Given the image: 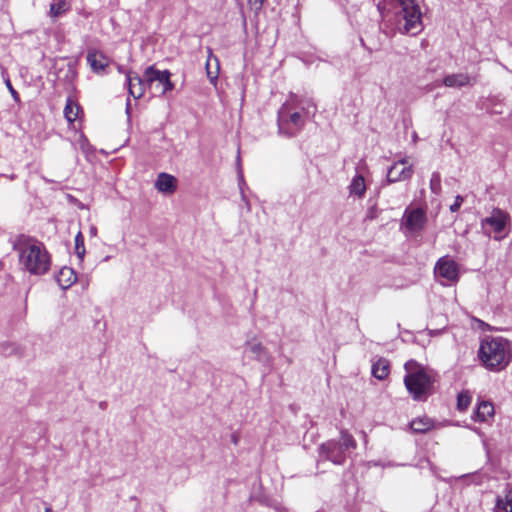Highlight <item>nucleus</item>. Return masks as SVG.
Wrapping results in <instances>:
<instances>
[{
    "mask_svg": "<svg viewBox=\"0 0 512 512\" xmlns=\"http://www.w3.org/2000/svg\"><path fill=\"white\" fill-rule=\"evenodd\" d=\"M512 360L509 342L502 337H485L482 339V364L494 371L504 369Z\"/></svg>",
    "mask_w": 512,
    "mask_h": 512,
    "instance_id": "423d86ee",
    "label": "nucleus"
},
{
    "mask_svg": "<svg viewBox=\"0 0 512 512\" xmlns=\"http://www.w3.org/2000/svg\"><path fill=\"white\" fill-rule=\"evenodd\" d=\"M446 87L461 88L471 84V78L464 73L450 74L443 79Z\"/></svg>",
    "mask_w": 512,
    "mask_h": 512,
    "instance_id": "4468645a",
    "label": "nucleus"
},
{
    "mask_svg": "<svg viewBox=\"0 0 512 512\" xmlns=\"http://www.w3.org/2000/svg\"><path fill=\"white\" fill-rule=\"evenodd\" d=\"M305 109L303 100L296 94L290 93L288 99L278 110L279 133L291 137L301 131L305 124L302 113Z\"/></svg>",
    "mask_w": 512,
    "mask_h": 512,
    "instance_id": "20e7f679",
    "label": "nucleus"
},
{
    "mask_svg": "<svg viewBox=\"0 0 512 512\" xmlns=\"http://www.w3.org/2000/svg\"><path fill=\"white\" fill-rule=\"evenodd\" d=\"M206 69H207V76L209 77L210 81L213 83L217 80V77H218V68L216 69L215 72H212L210 69H209V62H207L206 64Z\"/></svg>",
    "mask_w": 512,
    "mask_h": 512,
    "instance_id": "c756f323",
    "label": "nucleus"
},
{
    "mask_svg": "<svg viewBox=\"0 0 512 512\" xmlns=\"http://www.w3.org/2000/svg\"><path fill=\"white\" fill-rule=\"evenodd\" d=\"M434 275L441 285H453L459 279L458 265L449 256L441 257L434 267Z\"/></svg>",
    "mask_w": 512,
    "mask_h": 512,
    "instance_id": "0eeeda50",
    "label": "nucleus"
},
{
    "mask_svg": "<svg viewBox=\"0 0 512 512\" xmlns=\"http://www.w3.org/2000/svg\"><path fill=\"white\" fill-rule=\"evenodd\" d=\"M238 178H239L240 190H241V193H243L242 185L245 184V182H244V177H243V172H242L241 167H239V169H238Z\"/></svg>",
    "mask_w": 512,
    "mask_h": 512,
    "instance_id": "2f4dec72",
    "label": "nucleus"
},
{
    "mask_svg": "<svg viewBox=\"0 0 512 512\" xmlns=\"http://www.w3.org/2000/svg\"><path fill=\"white\" fill-rule=\"evenodd\" d=\"M5 84H6V87L8 88V90H9V92H10L11 96L13 97V99H14L15 101H19V94H18V92L13 88V86H12V84H11V82H10V80H9L8 78L5 80Z\"/></svg>",
    "mask_w": 512,
    "mask_h": 512,
    "instance_id": "cd10ccee",
    "label": "nucleus"
},
{
    "mask_svg": "<svg viewBox=\"0 0 512 512\" xmlns=\"http://www.w3.org/2000/svg\"><path fill=\"white\" fill-rule=\"evenodd\" d=\"M154 187L160 193L171 195L177 190L178 180L175 176L162 172L158 174Z\"/></svg>",
    "mask_w": 512,
    "mask_h": 512,
    "instance_id": "f8f14e48",
    "label": "nucleus"
},
{
    "mask_svg": "<svg viewBox=\"0 0 512 512\" xmlns=\"http://www.w3.org/2000/svg\"><path fill=\"white\" fill-rule=\"evenodd\" d=\"M168 70L160 71L154 66H149L144 72V79L135 72H126V82L129 94L135 99L141 98L147 87L154 89L160 95H164L174 88L170 80Z\"/></svg>",
    "mask_w": 512,
    "mask_h": 512,
    "instance_id": "7ed1b4c3",
    "label": "nucleus"
},
{
    "mask_svg": "<svg viewBox=\"0 0 512 512\" xmlns=\"http://www.w3.org/2000/svg\"><path fill=\"white\" fill-rule=\"evenodd\" d=\"M232 442H233L234 444H237L238 439H237V437H236V436H233V437H232Z\"/></svg>",
    "mask_w": 512,
    "mask_h": 512,
    "instance_id": "f704fd0d",
    "label": "nucleus"
},
{
    "mask_svg": "<svg viewBox=\"0 0 512 512\" xmlns=\"http://www.w3.org/2000/svg\"><path fill=\"white\" fill-rule=\"evenodd\" d=\"M413 174V165L409 162L408 158L404 157L395 162L387 172V181L395 183L404 181L411 178Z\"/></svg>",
    "mask_w": 512,
    "mask_h": 512,
    "instance_id": "1a4fd4ad",
    "label": "nucleus"
},
{
    "mask_svg": "<svg viewBox=\"0 0 512 512\" xmlns=\"http://www.w3.org/2000/svg\"><path fill=\"white\" fill-rule=\"evenodd\" d=\"M430 189L436 195L440 194L441 192V177L437 172L433 173L431 176Z\"/></svg>",
    "mask_w": 512,
    "mask_h": 512,
    "instance_id": "a878e982",
    "label": "nucleus"
},
{
    "mask_svg": "<svg viewBox=\"0 0 512 512\" xmlns=\"http://www.w3.org/2000/svg\"><path fill=\"white\" fill-rule=\"evenodd\" d=\"M495 512H512V491L504 497H498L494 508Z\"/></svg>",
    "mask_w": 512,
    "mask_h": 512,
    "instance_id": "412c9836",
    "label": "nucleus"
},
{
    "mask_svg": "<svg viewBox=\"0 0 512 512\" xmlns=\"http://www.w3.org/2000/svg\"><path fill=\"white\" fill-rule=\"evenodd\" d=\"M339 445H343V449L347 451L349 449H354L356 447V442L349 433L342 431L341 442L339 443Z\"/></svg>",
    "mask_w": 512,
    "mask_h": 512,
    "instance_id": "393cba45",
    "label": "nucleus"
},
{
    "mask_svg": "<svg viewBox=\"0 0 512 512\" xmlns=\"http://www.w3.org/2000/svg\"><path fill=\"white\" fill-rule=\"evenodd\" d=\"M247 350L253 354L254 358L258 361H264L267 359L266 348L256 339H252L246 342Z\"/></svg>",
    "mask_w": 512,
    "mask_h": 512,
    "instance_id": "f3484780",
    "label": "nucleus"
},
{
    "mask_svg": "<svg viewBox=\"0 0 512 512\" xmlns=\"http://www.w3.org/2000/svg\"><path fill=\"white\" fill-rule=\"evenodd\" d=\"M45 512H52V508H51V506H47V507L45 508Z\"/></svg>",
    "mask_w": 512,
    "mask_h": 512,
    "instance_id": "c9c22d12",
    "label": "nucleus"
},
{
    "mask_svg": "<svg viewBox=\"0 0 512 512\" xmlns=\"http://www.w3.org/2000/svg\"><path fill=\"white\" fill-rule=\"evenodd\" d=\"M377 9L386 23L403 35H417L423 30L422 12L417 0H381Z\"/></svg>",
    "mask_w": 512,
    "mask_h": 512,
    "instance_id": "f257e3e1",
    "label": "nucleus"
},
{
    "mask_svg": "<svg viewBox=\"0 0 512 512\" xmlns=\"http://www.w3.org/2000/svg\"><path fill=\"white\" fill-rule=\"evenodd\" d=\"M87 62L95 72L104 70L109 64L108 58L103 53L93 49L87 53Z\"/></svg>",
    "mask_w": 512,
    "mask_h": 512,
    "instance_id": "ddd939ff",
    "label": "nucleus"
},
{
    "mask_svg": "<svg viewBox=\"0 0 512 512\" xmlns=\"http://www.w3.org/2000/svg\"><path fill=\"white\" fill-rule=\"evenodd\" d=\"M434 426L433 420L427 416L419 417L411 421L410 427L416 433H426Z\"/></svg>",
    "mask_w": 512,
    "mask_h": 512,
    "instance_id": "6ab92c4d",
    "label": "nucleus"
},
{
    "mask_svg": "<svg viewBox=\"0 0 512 512\" xmlns=\"http://www.w3.org/2000/svg\"><path fill=\"white\" fill-rule=\"evenodd\" d=\"M390 372L389 361L385 358H379L372 365V374L379 380L385 379Z\"/></svg>",
    "mask_w": 512,
    "mask_h": 512,
    "instance_id": "dca6fc26",
    "label": "nucleus"
},
{
    "mask_svg": "<svg viewBox=\"0 0 512 512\" xmlns=\"http://www.w3.org/2000/svg\"><path fill=\"white\" fill-rule=\"evenodd\" d=\"M264 1L265 0H248L251 8L254 9L255 11H258L262 8Z\"/></svg>",
    "mask_w": 512,
    "mask_h": 512,
    "instance_id": "c85d7f7f",
    "label": "nucleus"
},
{
    "mask_svg": "<svg viewBox=\"0 0 512 512\" xmlns=\"http://www.w3.org/2000/svg\"><path fill=\"white\" fill-rule=\"evenodd\" d=\"M404 369L406 371L404 384L412 399L425 401L433 387V376L415 360L407 361Z\"/></svg>",
    "mask_w": 512,
    "mask_h": 512,
    "instance_id": "39448f33",
    "label": "nucleus"
},
{
    "mask_svg": "<svg viewBox=\"0 0 512 512\" xmlns=\"http://www.w3.org/2000/svg\"><path fill=\"white\" fill-rule=\"evenodd\" d=\"M471 403V396L468 392H461L457 397V408L460 411H464L468 408Z\"/></svg>",
    "mask_w": 512,
    "mask_h": 512,
    "instance_id": "b1692460",
    "label": "nucleus"
},
{
    "mask_svg": "<svg viewBox=\"0 0 512 512\" xmlns=\"http://www.w3.org/2000/svg\"><path fill=\"white\" fill-rule=\"evenodd\" d=\"M486 226L494 233V239L499 241L508 235V228L510 226L509 215L500 210L494 209L489 216L484 220Z\"/></svg>",
    "mask_w": 512,
    "mask_h": 512,
    "instance_id": "6e6552de",
    "label": "nucleus"
},
{
    "mask_svg": "<svg viewBox=\"0 0 512 512\" xmlns=\"http://www.w3.org/2000/svg\"><path fill=\"white\" fill-rule=\"evenodd\" d=\"M474 416L479 417L480 416V399H477L474 407Z\"/></svg>",
    "mask_w": 512,
    "mask_h": 512,
    "instance_id": "473e14b6",
    "label": "nucleus"
},
{
    "mask_svg": "<svg viewBox=\"0 0 512 512\" xmlns=\"http://www.w3.org/2000/svg\"><path fill=\"white\" fill-rule=\"evenodd\" d=\"M75 252L77 257L82 261L85 255L84 238L81 232L75 236Z\"/></svg>",
    "mask_w": 512,
    "mask_h": 512,
    "instance_id": "5701e85b",
    "label": "nucleus"
},
{
    "mask_svg": "<svg viewBox=\"0 0 512 512\" xmlns=\"http://www.w3.org/2000/svg\"><path fill=\"white\" fill-rule=\"evenodd\" d=\"M349 192L351 195H354L357 198L364 197L366 192V184L365 179L362 175H356L353 177L349 185Z\"/></svg>",
    "mask_w": 512,
    "mask_h": 512,
    "instance_id": "a211bd4d",
    "label": "nucleus"
},
{
    "mask_svg": "<svg viewBox=\"0 0 512 512\" xmlns=\"http://www.w3.org/2000/svg\"><path fill=\"white\" fill-rule=\"evenodd\" d=\"M129 106H130V103L128 102L127 103V111L129 110Z\"/></svg>",
    "mask_w": 512,
    "mask_h": 512,
    "instance_id": "e433bc0d",
    "label": "nucleus"
},
{
    "mask_svg": "<svg viewBox=\"0 0 512 512\" xmlns=\"http://www.w3.org/2000/svg\"><path fill=\"white\" fill-rule=\"evenodd\" d=\"M494 406L491 403L482 401V422L493 418Z\"/></svg>",
    "mask_w": 512,
    "mask_h": 512,
    "instance_id": "bb28decb",
    "label": "nucleus"
},
{
    "mask_svg": "<svg viewBox=\"0 0 512 512\" xmlns=\"http://www.w3.org/2000/svg\"><path fill=\"white\" fill-rule=\"evenodd\" d=\"M462 201H463V198L460 196H457L455 203L450 206V210L452 212H456L460 208Z\"/></svg>",
    "mask_w": 512,
    "mask_h": 512,
    "instance_id": "7c9ffc66",
    "label": "nucleus"
},
{
    "mask_svg": "<svg viewBox=\"0 0 512 512\" xmlns=\"http://www.w3.org/2000/svg\"><path fill=\"white\" fill-rule=\"evenodd\" d=\"M345 452L343 445H339L338 442L333 440L320 446V456L338 465L344 463Z\"/></svg>",
    "mask_w": 512,
    "mask_h": 512,
    "instance_id": "9d476101",
    "label": "nucleus"
},
{
    "mask_svg": "<svg viewBox=\"0 0 512 512\" xmlns=\"http://www.w3.org/2000/svg\"><path fill=\"white\" fill-rule=\"evenodd\" d=\"M76 279L75 272L69 267L62 268L57 275V282L62 289L69 288L76 282Z\"/></svg>",
    "mask_w": 512,
    "mask_h": 512,
    "instance_id": "2eb2a0df",
    "label": "nucleus"
},
{
    "mask_svg": "<svg viewBox=\"0 0 512 512\" xmlns=\"http://www.w3.org/2000/svg\"><path fill=\"white\" fill-rule=\"evenodd\" d=\"M80 107L71 99L68 98L64 107V116L69 123H73L79 114Z\"/></svg>",
    "mask_w": 512,
    "mask_h": 512,
    "instance_id": "aec40b11",
    "label": "nucleus"
},
{
    "mask_svg": "<svg viewBox=\"0 0 512 512\" xmlns=\"http://www.w3.org/2000/svg\"><path fill=\"white\" fill-rule=\"evenodd\" d=\"M89 234L91 237H95L97 235V227L94 225L90 226Z\"/></svg>",
    "mask_w": 512,
    "mask_h": 512,
    "instance_id": "72a5a7b5",
    "label": "nucleus"
},
{
    "mask_svg": "<svg viewBox=\"0 0 512 512\" xmlns=\"http://www.w3.org/2000/svg\"><path fill=\"white\" fill-rule=\"evenodd\" d=\"M68 9L69 5L66 0H59L58 2L50 5V16L56 18L65 13Z\"/></svg>",
    "mask_w": 512,
    "mask_h": 512,
    "instance_id": "4be33fe9",
    "label": "nucleus"
},
{
    "mask_svg": "<svg viewBox=\"0 0 512 512\" xmlns=\"http://www.w3.org/2000/svg\"><path fill=\"white\" fill-rule=\"evenodd\" d=\"M18 254L19 263L32 275H44L51 265V258L43 243L20 236L13 246Z\"/></svg>",
    "mask_w": 512,
    "mask_h": 512,
    "instance_id": "f03ea898",
    "label": "nucleus"
},
{
    "mask_svg": "<svg viewBox=\"0 0 512 512\" xmlns=\"http://www.w3.org/2000/svg\"><path fill=\"white\" fill-rule=\"evenodd\" d=\"M426 222L425 212L420 208L412 210L407 209L403 216V225L409 231L416 232L421 230Z\"/></svg>",
    "mask_w": 512,
    "mask_h": 512,
    "instance_id": "9b49d317",
    "label": "nucleus"
}]
</instances>
